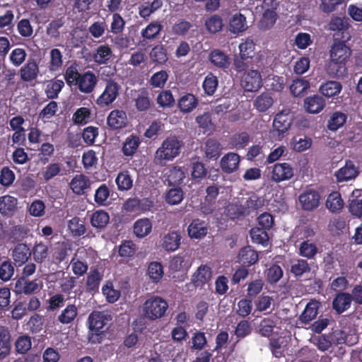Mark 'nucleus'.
Masks as SVG:
<instances>
[{"mask_svg": "<svg viewBox=\"0 0 362 362\" xmlns=\"http://www.w3.org/2000/svg\"><path fill=\"white\" fill-rule=\"evenodd\" d=\"M182 146V141L175 136L167 137L155 153V163L163 165L166 162L173 160L180 154Z\"/></svg>", "mask_w": 362, "mask_h": 362, "instance_id": "obj_1", "label": "nucleus"}, {"mask_svg": "<svg viewBox=\"0 0 362 362\" xmlns=\"http://www.w3.org/2000/svg\"><path fill=\"white\" fill-rule=\"evenodd\" d=\"M168 308L167 301L159 296H153L147 299L142 308L143 315L151 320L163 317Z\"/></svg>", "mask_w": 362, "mask_h": 362, "instance_id": "obj_2", "label": "nucleus"}, {"mask_svg": "<svg viewBox=\"0 0 362 362\" xmlns=\"http://www.w3.org/2000/svg\"><path fill=\"white\" fill-rule=\"evenodd\" d=\"M121 86L112 79L107 80L103 93L95 100V104L100 108L108 107L119 95Z\"/></svg>", "mask_w": 362, "mask_h": 362, "instance_id": "obj_3", "label": "nucleus"}, {"mask_svg": "<svg viewBox=\"0 0 362 362\" xmlns=\"http://www.w3.org/2000/svg\"><path fill=\"white\" fill-rule=\"evenodd\" d=\"M272 181L279 183L291 180L294 175V169L290 163H276L268 168Z\"/></svg>", "mask_w": 362, "mask_h": 362, "instance_id": "obj_4", "label": "nucleus"}, {"mask_svg": "<svg viewBox=\"0 0 362 362\" xmlns=\"http://www.w3.org/2000/svg\"><path fill=\"white\" fill-rule=\"evenodd\" d=\"M301 209L305 211H313L317 209L320 204L321 195L320 192L313 189H305L298 197Z\"/></svg>", "mask_w": 362, "mask_h": 362, "instance_id": "obj_5", "label": "nucleus"}, {"mask_svg": "<svg viewBox=\"0 0 362 362\" xmlns=\"http://www.w3.org/2000/svg\"><path fill=\"white\" fill-rule=\"evenodd\" d=\"M241 85L247 92L257 91L262 86L260 72L254 69L245 72L242 78Z\"/></svg>", "mask_w": 362, "mask_h": 362, "instance_id": "obj_6", "label": "nucleus"}, {"mask_svg": "<svg viewBox=\"0 0 362 362\" xmlns=\"http://www.w3.org/2000/svg\"><path fill=\"white\" fill-rule=\"evenodd\" d=\"M98 83V76L92 71H87L82 73L76 87L81 93L90 94L95 90Z\"/></svg>", "mask_w": 362, "mask_h": 362, "instance_id": "obj_7", "label": "nucleus"}, {"mask_svg": "<svg viewBox=\"0 0 362 362\" xmlns=\"http://www.w3.org/2000/svg\"><path fill=\"white\" fill-rule=\"evenodd\" d=\"M346 40L334 39L330 49V59L346 62L351 54V49L346 45Z\"/></svg>", "mask_w": 362, "mask_h": 362, "instance_id": "obj_8", "label": "nucleus"}, {"mask_svg": "<svg viewBox=\"0 0 362 362\" xmlns=\"http://www.w3.org/2000/svg\"><path fill=\"white\" fill-rule=\"evenodd\" d=\"M39 71V66L35 59L30 58L19 70V75L23 81L31 82L37 78Z\"/></svg>", "mask_w": 362, "mask_h": 362, "instance_id": "obj_9", "label": "nucleus"}, {"mask_svg": "<svg viewBox=\"0 0 362 362\" xmlns=\"http://www.w3.org/2000/svg\"><path fill=\"white\" fill-rule=\"evenodd\" d=\"M112 320L110 315L101 312H93L88 317L89 327L92 332L104 333L103 329Z\"/></svg>", "mask_w": 362, "mask_h": 362, "instance_id": "obj_10", "label": "nucleus"}, {"mask_svg": "<svg viewBox=\"0 0 362 362\" xmlns=\"http://www.w3.org/2000/svg\"><path fill=\"white\" fill-rule=\"evenodd\" d=\"M211 278V269L206 264L199 266L191 277V283L195 288H202Z\"/></svg>", "mask_w": 362, "mask_h": 362, "instance_id": "obj_11", "label": "nucleus"}, {"mask_svg": "<svg viewBox=\"0 0 362 362\" xmlns=\"http://www.w3.org/2000/svg\"><path fill=\"white\" fill-rule=\"evenodd\" d=\"M107 124L111 129L117 130L125 127L127 124V116L122 110H112L107 118Z\"/></svg>", "mask_w": 362, "mask_h": 362, "instance_id": "obj_12", "label": "nucleus"}, {"mask_svg": "<svg viewBox=\"0 0 362 362\" xmlns=\"http://www.w3.org/2000/svg\"><path fill=\"white\" fill-rule=\"evenodd\" d=\"M31 257V250L25 243L17 244L13 251L12 257L14 265L20 267L25 264Z\"/></svg>", "mask_w": 362, "mask_h": 362, "instance_id": "obj_13", "label": "nucleus"}, {"mask_svg": "<svg viewBox=\"0 0 362 362\" xmlns=\"http://www.w3.org/2000/svg\"><path fill=\"white\" fill-rule=\"evenodd\" d=\"M352 302V297L350 293L340 292L336 294L332 303V309L337 313L341 314L347 310Z\"/></svg>", "mask_w": 362, "mask_h": 362, "instance_id": "obj_14", "label": "nucleus"}, {"mask_svg": "<svg viewBox=\"0 0 362 362\" xmlns=\"http://www.w3.org/2000/svg\"><path fill=\"white\" fill-rule=\"evenodd\" d=\"M240 161V156L238 153L230 152L221 158L220 165L223 172L229 174L238 170Z\"/></svg>", "mask_w": 362, "mask_h": 362, "instance_id": "obj_15", "label": "nucleus"}, {"mask_svg": "<svg viewBox=\"0 0 362 362\" xmlns=\"http://www.w3.org/2000/svg\"><path fill=\"white\" fill-rule=\"evenodd\" d=\"M358 175V168L351 161H346L344 167L339 168L334 173L337 181L338 182L351 180Z\"/></svg>", "mask_w": 362, "mask_h": 362, "instance_id": "obj_16", "label": "nucleus"}, {"mask_svg": "<svg viewBox=\"0 0 362 362\" xmlns=\"http://www.w3.org/2000/svg\"><path fill=\"white\" fill-rule=\"evenodd\" d=\"M182 236L180 233L175 230H170L162 239V247L167 252H175L181 244Z\"/></svg>", "mask_w": 362, "mask_h": 362, "instance_id": "obj_17", "label": "nucleus"}, {"mask_svg": "<svg viewBox=\"0 0 362 362\" xmlns=\"http://www.w3.org/2000/svg\"><path fill=\"white\" fill-rule=\"evenodd\" d=\"M16 293L24 295H33L40 290L39 284L36 279L19 278L15 284Z\"/></svg>", "mask_w": 362, "mask_h": 362, "instance_id": "obj_18", "label": "nucleus"}, {"mask_svg": "<svg viewBox=\"0 0 362 362\" xmlns=\"http://www.w3.org/2000/svg\"><path fill=\"white\" fill-rule=\"evenodd\" d=\"M293 119L288 114L277 113L273 121V127L278 132L279 136H284L291 127Z\"/></svg>", "mask_w": 362, "mask_h": 362, "instance_id": "obj_19", "label": "nucleus"}, {"mask_svg": "<svg viewBox=\"0 0 362 362\" xmlns=\"http://www.w3.org/2000/svg\"><path fill=\"white\" fill-rule=\"evenodd\" d=\"M188 235L192 239H202L208 233L207 224L204 221L196 218L192 220L187 228Z\"/></svg>", "mask_w": 362, "mask_h": 362, "instance_id": "obj_20", "label": "nucleus"}, {"mask_svg": "<svg viewBox=\"0 0 362 362\" xmlns=\"http://www.w3.org/2000/svg\"><path fill=\"white\" fill-rule=\"evenodd\" d=\"M239 263L245 267L255 264L259 259V255L256 250L250 245L242 247L238 255Z\"/></svg>", "mask_w": 362, "mask_h": 362, "instance_id": "obj_21", "label": "nucleus"}, {"mask_svg": "<svg viewBox=\"0 0 362 362\" xmlns=\"http://www.w3.org/2000/svg\"><path fill=\"white\" fill-rule=\"evenodd\" d=\"M199 100L192 93H186L177 101V107L182 113L192 112L198 105Z\"/></svg>", "mask_w": 362, "mask_h": 362, "instance_id": "obj_22", "label": "nucleus"}, {"mask_svg": "<svg viewBox=\"0 0 362 362\" xmlns=\"http://www.w3.org/2000/svg\"><path fill=\"white\" fill-rule=\"evenodd\" d=\"M163 28V25L158 21H151L146 28L141 30V42L151 41L156 40Z\"/></svg>", "mask_w": 362, "mask_h": 362, "instance_id": "obj_23", "label": "nucleus"}, {"mask_svg": "<svg viewBox=\"0 0 362 362\" xmlns=\"http://www.w3.org/2000/svg\"><path fill=\"white\" fill-rule=\"evenodd\" d=\"M325 106V100L319 95L309 96L304 100V107L308 112L311 114L320 112Z\"/></svg>", "mask_w": 362, "mask_h": 362, "instance_id": "obj_24", "label": "nucleus"}, {"mask_svg": "<svg viewBox=\"0 0 362 362\" xmlns=\"http://www.w3.org/2000/svg\"><path fill=\"white\" fill-rule=\"evenodd\" d=\"M133 100L135 103L136 110L139 112L148 110L153 105L149 98L148 92L144 88L139 91H135Z\"/></svg>", "mask_w": 362, "mask_h": 362, "instance_id": "obj_25", "label": "nucleus"}, {"mask_svg": "<svg viewBox=\"0 0 362 362\" xmlns=\"http://www.w3.org/2000/svg\"><path fill=\"white\" fill-rule=\"evenodd\" d=\"M351 27L350 20L346 16H332L327 24V29L331 31L341 32L344 34Z\"/></svg>", "mask_w": 362, "mask_h": 362, "instance_id": "obj_26", "label": "nucleus"}, {"mask_svg": "<svg viewBox=\"0 0 362 362\" xmlns=\"http://www.w3.org/2000/svg\"><path fill=\"white\" fill-rule=\"evenodd\" d=\"M113 56L112 49L108 45L98 46L93 54V60L98 65L107 64Z\"/></svg>", "mask_w": 362, "mask_h": 362, "instance_id": "obj_27", "label": "nucleus"}, {"mask_svg": "<svg viewBox=\"0 0 362 362\" xmlns=\"http://www.w3.org/2000/svg\"><path fill=\"white\" fill-rule=\"evenodd\" d=\"M166 180L170 186L178 185L183 182L185 172L181 167L173 165L170 167L166 173Z\"/></svg>", "mask_w": 362, "mask_h": 362, "instance_id": "obj_28", "label": "nucleus"}, {"mask_svg": "<svg viewBox=\"0 0 362 362\" xmlns=\"http://www.w3.org/2000/svg\"><path fill=\"white\" fill-rule=\"evenodd\" d=\"M209 59L215 66L223 69H228L230 64L228 55L218 49L211 51Z\"/></svg>", "mask_w": 362, "mask_h": 362, "instance_id": "obj_29", "label": "nucleus"}, {"mask_svg": "<svg viewBox=\"0 0 362 362\" xmlns=\"http://www.w3.org/2000/svg\"><path fill=\"white\" fill-rule=\"evenodd\" d=\"M90 185V180L83 174L76 175L70 182V187L73 192L78 195L83 194L85 190L89 188Z\"/></svg>", "mask_w": 362, "mask_h": 362, "instance_id": "obj_30", "label": "nucleus"}, {"mask_svg": "<svg viewBox=\"0 0 362 362\" xmlns=\"http://www.w3.org/2000/svg\"><path fill=\"white\" fill-rule=\"evenodd\" d=\"M278 14L274 8L266 9L260 18L258 28L262 30L271 29L276 22Z\"/></svg>", "mask_w": 362, "mask_h": 362, "instance_id": "obj_31", "label": "nucleus"}, {"mask_svg": "<svg viewBox=\"0 0 362 362\" xmlns=\"http://www.w3.org/2000/svg\"><path fill=\"white\" fill-rule=\"evenodd\" d=\"M133 230L137 238H144L151 233L152 223L148 218H139L134 223Z\"/></svg>", "mask_w": 362, "mask_h": 362, "instance_id": "obj_32", "label": "nucleus"}, {"mask_svg": "<svg viewBox=\"0 0 362 362\" xmlns=\"http://www.w3.org/2000/svg\"><path fill=\"white\" fill-rule=\"evenodd\" d=\"M319 307V302L310 300L307 303L304 310L300 314L299 320L305 325L308 324L317 315Z\"/></svg>", "mask_w": 362, "mask_h": 362, "instance_id": "obj_33", "label": "nucleus"}, {"mask_svg": "<svg viewBox=\"0 0 362 362\" xmlns=\"http://www.w3.org/2000/svg\"><path fill=\"white\" fill-rule=\"evenodd\" d=\"M222 146L214 138H209L205 143V156L209 160H216L221 154Z\"/></svg>", "mask_w": 362, "mask_h": 362, "instance_id": "obj_34", "label": "nucleus"}, {"mask_svg": "<svg viewBox=\"0 0 362 362\" xmlns=\"http://www.w3.org/2000/svg\"><path fill=\"white\" fill-rule=\"evenodd\" d=\"M141 140L136 134H130L123 142L122 151L125 156H132L137 151Z\"/></svg>", "mask_w": 362, "mask_h": 362, "instance_id": "obj_35", "label": "nucleus"}, {"mask_svg": "<svg viewBox=\"0 0 362 362\" xmlns=\"http://www.w3.org/2000/svg\"><path fill=\"white\" fill-rule=\"evenodd\" d=\"M77 315V307L74 304H68L58 315L57 320L63 325H68L72 323Z\"/></svg>", "mask_w": 362, "mask_h": 362, "instance_id": "obj_36", "label": "nucleus"}, {"mask_svg": "<svg viewBox=\"0 0 362 362\" xmlns=\"http://www.w3.org/2000/svg\"><path fill=\"white\" fill-rule=\"evenodd\" d=\"M149 55L153 62L157 64L163 65L168 60L167 49L165 45L162 44L155 45L152 48Z\"/></svg>", "mask_w": 362, "mask_h": 362, "instance_id": "obj_37", "label": "nucleus"}, {"mask_svg": "<svg viewBox=\"0 0 362 362\" xmlns=\"http://www.w3.org/2000/svg\"><path fill=\"white\" fill-rule=\"evenodd\" d=\"M342 88L340 82L328 81L322 83L320 86V92L327 98L334 97L339 94Z\"/></svg>", "mask_w": 362, "mask_h": 362, "instance_id": "obj_38", "label": "nucleus"}, {"mask_svg": "<svg viewBox=\"0 0 362 362\" xmlns=\"http://www.w3.org/2000/svg\"><path fill=\"white\" fill-rule=\"evenodd\" d=\"M326 207L332 213H339L344 207V201L338 192H332L327 199Z\"/></svg>", "mask_w": 362, "mask_h": 362, "instance_id": "obj_39", "label": "nucleus"}, {"mask_svg": "<svg viewBox=\"0 0 362 362\" xmlns=\"http://www.w3.org/2000/svg\"><path fill=\"white\" fill-rule=\"evenodd\" d=\"M11 334L4 327H0V359H4L10 353Z\"/></svg>", "mask_w": 362, "mask_h": 362, "instance_id": "obj_40", "label": "nucleus"}, {"mask_svg": "<svg viewBox=\"0 0 362 362\" xmlns=\"http://www.w3.org/2000/svg\"><path fill=\"white\" fill-rule=\"evenodd\" d=\"M274 100L269 93L264 92L258 95L254 101V107L259 112H264L273 105Z\"/></svg>", "mask_w": 362, "mask_h": 362, "instance_id": "obj_41", "label": "nucleus"}, {"mask_svg": "<svg viewBox=\"0 0 362 362\" xmlns=\"http://www.w3.org/2000/svg\"><path fill=\"white\" fill-rule=\"evenodd\" d=\"M110 221V216L104 210H97L90 217V224L93 228L102 229L106 227Z\"/></svg>", "mask_w": 362, "mask_h": 362, "instance_id": "obj_42", "label": "nucleus"}, {"mask_svg": "<svg viewBox=\"0 0 362 362\" xmlns=\"http://www.w3.org/2000/svg\"><path fill=\"white\" fill-rule=\"evenodd\" d=\"M247 28L245 16L238 13L234 14L229 22V30L233 33H239L245 31Z\"/></svg>", "mask_w": 362, "mask_h": 362, "instance_id": "obj_43", "label": "nucleus"}, {"mask_svg": "<svg viewBox=\"0 0 362 362\" xmlns=\"http://www.w3.org/2000/svg\"><path fill=\"white\" fill-rule=\"evenodd\" d=\"M136 245L130 240H122L118 247V255L123 259H130L136 252Z\"/></svg>", "mask_w": 362, "mask_h": 362, "instance_id": "obj_44", "label": "nucleus"}, {"mask_svg": "<svg viewBox=\"0 0 362 362\" xmlns=\"http://www.w3.org/2000/svg\"><path fill=\"white\" fill-rule=\"evenodd\" d=\"M18 200L14 197L5 195L0 197V213L4 215L11 214L16 209Z\"/></svg>", "mask_w": 362, "mask_h": 362, "instance_id": "obj_45", "label": "nucleus"}, {"mask_svg": "<svg viewBox=\"0 0 362 362\" xmlns=\"http://www.w3.org/2000/svg\"><path fill=\"white\" fill-rule=\"evenodd\" d=\"M32 254L35 262L38 264H42L48 256V245L43 242L35 243L31 250V255Z\"/></svg>", "mask_w": 362, "mask_h": 362, "instance_id": "obj_46", "label": "nucleus"}, {"mask_svg": "<svg viewBox=\"0 0 362 362\" xmlns=\"http://www.w3.org/2000/svg\"><path fill=\"white\" fill-rule=\"evenodd\" d=\"M115 182L119 191H127L133 186V179L128 170L119 172L117 174Z\"/></svg>", "mask_w": 362, "mask_h": 362, "instance_id": "obj_47", "label": "nucleus"}, {"mask_svg": "<svg viewBox=\"0 0 362 362\" xmlns=\"http://www.w3.org/2000/svg\"><path fill=\"white\" fill-rule=\"evenodd\" d=\"M346 71V62L333 61L332 59H330V62L327 68V73L330 76L336 78L344 76Z\"/></svg>", "mask_w": 362, "mask_h": 362, "instance_id": "obj_48", "label": "nucleus"}, {"mask_svg": "<svg viewBox=\"0 0 362 362\" xmlns=\"http://www.w3.org/2000/svg\"><path fill=\"white\" fill-rule=\"evenodd\" d=\"M310 88V83L304 78H296L290 86V90L294 97H300L305 95Z\"/></svg>", "mask_w": 362, "mask_h": 362, "instance_id": "obj_49", "label": "nucleus"}, {"mask_svg": "<svg viewBox=\"0 0 362 362\" xmlns=\"http://www.w3.org/2000/svg\"><path fill=\"white\" fill-rule=\"evenodd\" d=\"M15 272L14 263L7 259L0 261V280L4 282L10 281Z\"/></svg>", "mask_w": 362, "mask_h": 362, "instance_id": "obj_50", "label": "nucleus"}, {"mask_svg": "<svg viewBox=\"0 0 362 362\" xmlns=\"http://www.w3.org/2000/svg\"><path fill=\"white\" fill-rule=\"evenodd\" d=\"M72 120L75 124L85 125L91 120V111L89 108L81 107L73 114Z\"/></svg>", "mask_w": 362, "mask_h": 362, "instance_id": "obj_51", "label": "nucleus"}, {"mask_svg": "<svg viewBox=\"0 0 362 362\" xmlns=\"http://www.w3.org/2000/svg\"><path fill=\"white\" fill-rule=\"evenodd\" d=\"M218 85V80L217 76L212 73L208 74L202 83L204 94L208 96L213 95L217 89Z\"/></svg>", "mask_w": 362, "mask_h": 362, "instance_id": "obj_52", "label": "nucleus"}, {"mask_svg": "<svg viewBox=\"0 0 362 362\" xmlns=\"http://www.w3.org/2000/svg\"><path fill=\"white\" fill-rule=\"evenodd\" d=\"M103 275L97 269H91L87 276L86 288L88 291H96L99 288Z\"/></svg>", "mask_w": 362, "mask_h": 362, "instance_id": "obj_53", "label": "nucleus"}, {"mask_svg": "<svg viewBox=\"0 0 362 362\" xmlns=\"http://www.w3.org/2000/svg\"><path fill=\"white\" fill-rule=\"evenodd\" d=\"M208 170L205 165L199 161L192 162L191 165V177L196 182H201L207 175Z\"/></svg>", "mask_w": 362, "mask_h": 362, "instance_id": "obj_54", "label": "nucleus"}, {"mask_svg": "<svg viewBox=\"0 0 362 362\" xmlns=\"http://www.w3.org/2000/svg\"><path fill=\"white\" fill-rule=\"evenodd\" d=\"M64 86L62 80L56 79L50 81L46 86L45 93L49 99H56L59 96V93Z\"/></svg>", "mask_w": 362, "mask_h": 362, "instance_id": "obj_55", "label": "nucleus"}, {"mask_svg": "<svg viewBox=\"0 0 362 362\" xmlns=\"http://www.w3.org/2000/svg\"><path fill=\"white\" fill-rule=\"evenodd\" d=\"M68 228L74 236H81L86 232L84 221L77 216L68 221Z\"/></svg>", "mask_w": 362, "mask_h": 362, "instance_id": "obj_56", "label": "nucleus"}, {"mask_svg": "<svg viewBox=\"0 0 362 362\" xmlns=\"http://www.w3.org/2000/svg\"><path fill=\"white\" fill-rule=\"evenodd\" d=\"M293 149L297 152H303L310 148L312 139L306 136H294L291 142Z\"/></svg>", "mask_w": 362, "mask_h": 362, "instance_id": "obj_57", "label": "nucleus"}, {"mask_svg": "<svg viewBox=\"0 0 362 362\" xmlns=\"http://www.w3.org/2000/svg\"><path fill=\"white\" fill-rule=\"evenodd\" d=\"M347 119L346 115L341 112H334L328 121L327 127L331 131H336L341 127Z\"/></svg>", "mask_w": 362, "mask_h": 362, "instance_id": "obj_58", "label": "nucleus"}, {"mask_svg": "<svg viewBox=\"0 0 362 362\" xmlns=\"http://www.w3.org/2000/svg\"><path fill=\"white\" fill-rule=\"evenodd\" d=\"M82 74L79 73L76 65L71 64L68 66L64 73V79L70 87L76 86Z\"/></svg>", "mask_w": 362, "mask_h": 362, "instance_id": "obj_59", "label": "nucleus"}, {"mask_svg": "<svg viewBox=\"0 0 362 362\" xmlns=\"http://www.w3.org/2000/svg\"><path fill=\"white\" fill-rule=\"evenodd\" d=\"M148 274L153 283H158L164 274L163 265L158 262H151L148 267Z\"/></svg>", "mask_w": 362, "mask_h": 362, "instance_id": "obj_60", "label": "nucleus"}, {"mask_svg": "<svg viewBox=\"0 0 362 362\" xmlns=\"http://www.w3.org/2000/svg\"><path fill=\"white\" fill-rule=\"evenodd\" d=\"M264 199L253 194L246 201L245 206L247 214L262 208L264 205Z\"/></svg>", "mask_w": 362, "mask_h": 362, "instance_id": "obj_61", "label": "nucleus"}, {"mask_svg": "<svg viewBox=\"0 0 362 362\" xmlns=\"http://www.w3.org/2000/svg\"><path fill=\"white\" fill-rule=\"evenodd\" d=\"M196 122L200 129H203L204 133L211 132L214 125L211 121V115L209 112H205L196 117Z\"/></svg>", "mask_w": 362, "mask_h": 362, "instance_id": "obj_62", "label": "nucleus"}, {"mask_svg": "<svg viewBox=\"0 0 362 362\" xmlns=\"http://www.w3.org/2000/svg\"><path fill=\"white\" fill-rule=\"evenodd\" d=\"M276 327V322L271 317H264L259 325V332L264 337H269L272 335L274 329Z\"/></svg>", "mask_w": 362, "mask_h": 362, "instance_id": "obj_63", "label": "nucleus"}, {"mask_svg": "<svg viewBox=\"0 0 362 362\" xmlns=\"http://www.w3.org/2000/svg\"><path fill=\"white\" fill-rule=\"evenodd\" d=\"M291 273L296 277H300L303 274L310 271V266L305 259H297L291 267Z\"/></svg>", "mask_w": 362, "mask_h": 362, "instance_id": "obj_64", "label": "nucleus"}]
</instances>
